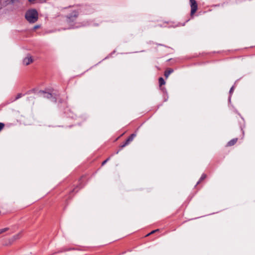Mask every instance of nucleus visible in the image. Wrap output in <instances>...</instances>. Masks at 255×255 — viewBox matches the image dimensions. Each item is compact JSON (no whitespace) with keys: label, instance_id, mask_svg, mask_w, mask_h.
I'll return each mask as SVG.
<instances>
[{"label":"nucleus","instance_id":"obj_1","mask_svg":"<svg viewBox=\"0 0 255 255\" xmlns=\"http://www.w3.org/2000/svg\"><path fill=\"white\" fill-rule=\"evenodd\" d=\"M79 14V12L78 10H73L71 12L67 14L66 16V22L72 26V28H78L80 26L76 25V24H73L77 19Z\"/></svg>","mask_w":255,"mask_h":255},{"label":"nucleus","instance_id":"obj_2","mask_svg":"<svg viewBox=\"0 0 255 255\" xmlns=\"http://www.w3.org/2000/svg\"><path fill=\"white\" fill-rule=\"evenodd\" d=\"M25 17L29 23H35L38 19V12L35 9H28L25 14Z\"/></svg>","mask_w":255,"mask_h":255},{"label":"nucleus","instance_id":"obj_3","mask_svg":"<svg viewBox=\"0 0 255 255\" xmlns=\"http://www.w3.org/2000/svg\"><path fill=\"white\" fill-rule=\"evenodd\" d=\"M39 93L43 94L44 98L50 99L52 102L56 103L58 95L55 93H51L44 91H40Z\"/></svg>","mask_w":255,"mask_h":255},{"label":"nucleus","instance_id":"obj_4","mask_svg":"<svg viewBox=\"0 0 255 255\" xmlns=\"http://www.w3.org/2000/svg\"><path fill=\"white\" fill-rule=\"evenodd\" d=\"M136 133H133L132 134H131L128 137V138L126 139V140L125 141V142L121 145L120 146V149L119 150H118L116 152V154H118L119 153V152L120 151V150L122 149L123 148L125 147L126 146H127V145H128L129 142H130L131 141H132L133 139V138L136 136Z\"/></svg>","mask_w":255,"mask_h":255},{"label":"nucleus","instance_id":"obj_5","mask_svg":"<svg viewBox=\"0 0 255 255\" xmlns=\"http://www.w3.org/2000/svg\"><path fill=\"white\" fill-rule=\"evenodd\" d=\"M190 6H191V15L194 14L197 11L198 8V5L195 0H190Z\"/></svg>","mask_w":255,"mask_h":255},{"label":"nucleus","instance_id":"obj_6","mask_svg":"<svg viewBox=\"0 0 255 255\" xmlns=\"http://www.w3.org/2000/svg\"><path fill=\"white\" fill-rule=\"evenodd\" d=\"M33 61V59L32 58V57L30 56L29 55H28L27 57H26L23 60V64L25 65H28L30 63H32Z\"/></svg>","mask_w":255,"mask_h":255},{"label":"nucleus","instance_id":"obj_7","mask_svg":"<svg viewBox=\"0 0 255 255\" xmlns=\"http://www.w3.org/2000/svg\"><path fill=\"white\" fill-rule=\"evenodd\" d=\"M82 178H81L80 180H79V182H80V184H79V185H78L76 188H75L74 189H73V190H72L70 192V195H71V194L73 193H76L78 192V190L77 189V188H78L79 189L82 188L83 186L81 184V182H82Z\"/></svg>","mask_w":255,"mask_h":255},{"label":"nucleus","instance_id":"obj_8","mask_svg":"<svg viewBox=\"0 0 255 255\" xmlns=\"http://www.w3.org/2000/svg\"><path fill=\"white\" fill-rule=\"evenodd\" d=\"M237 138H233L228 142L227 145L229 146L234 145L237 142Z\"/></svg>","mask_w":255,"mask_h":255},{"label":"nucleus","instance_id":"obj_9","mask_svg":"<svg viewBox=\"0 0 255 255\" xmlns=\"http://www.w3.org/2000/svg\"><path fill=\"white\" fill-rule=\"evenodd\" d=\"M24 95H25V94H22V93H18L14 99L11 100L10 102H13L14 101H15L16 100L19 99V98H21L22 96H23Z\"/></svg>","mask_w":255,"mask_h":255},{"label":"nucleus","instance_id":"obj_10","mask_svg":"<svg viewBox=\"0 0 255 255\" xmlns=\"http://www.w3.org/2000/svg\"><path fill=\"white\" fill-rule=\"evenodd\" d=\"M173 72V70L172 69H168L167 70H166L164 72V76H165V77L167 78L169 76V75L171 73H172Z\"/></svg>","mask_w":255,"mask_h":255},{"label":"nucleus","instance_id":"obj_11","mask_svg":"<svg viewBox=\"0 0 255 255\" xmlns=\"http://www.w3.org/2000/svg\"><path fill=\"white\" fill-rule=\"evenodd\" d=\"M159 85L160 87H161L162 85L165 84V82L164 79L162 77H160L158 79Z\"/></svg>","mask_w":255,"mask_h":255},{"label":"nucleus","instance_id":"obj_12","mask_svg":"<svg viewBox=\"0 0 255 255\" xmlns=\"http://www.w3.org/2000/svg\"><path fill=\"white\" fill-rule=\"evenodd\" d=\"M206 177V175L204 173L202 174L199 180L197 182V185L199 184L202 181L204 180Z\"/></svg>","mask_w":255,"mask_h":255},{"label":"nucleus","instance_id":"obj_13","mask_svg":"<svg viewBox=\"0 0 255 255\" xmlns=\"http://www.w3.org/2000/svg\"><path fill=\"white\" fill-rule=\"evenodd\" d=\"M20 235H21V233H19L18 234L13 236L12 238V241H15V240L19 239L20 238Z\"/></svg>","mask_w":255,"mask_h":255},{"label":"nucleus","instance_id":"obj_14","mask_svg":"<svg viewBox=\"0 0 255 255\" xmlns=\"http://www.w3.org/2000/svg\"><path fill=\"white\" fill-rule=\"evenodd\" d=\"M74 250L73 248H64L62 250L59 251L58 253H62L63 252H67Z\"/></svg>","mask_w":255,"mask_h":255},{"label":"nucleus","instance_id":"obj_15","mask_svg":"<svg viewBox=\"0 0 255 255\" xmlns=\"http://www.w3.org/2000/svg\"><path fill=\"white\" fill-rule=\"evenodd\" d=\"M9 230L8 228H5L3 229H0V234L5 232L6 231H8Z\"/></svg>","mask_w":255,"mask_h":255},{"label":"nucleus","instance_id":"obj_16","mask_svg":"<svg viewBox=\"0 0 255 255\" xmlns=\"http://www.w3.org/2000/svg\"><path fill=\"white\" fill-rule=\"evenodd\" d=\"M35 89H33L32 90H28V91H27L26 93H25V94L26 95H29V94H30L32 93L35 92Z\"/></svg>","mask_w":255,"mask_h":255},{"label":"nucleus","instance_id":"obj_17","mask_svg":"<svg viewBox=\"0 0 255 255\" xmlns=\"http://www.w3.org/2000/svg\"><path fill=\"white\" fill-rule=\"evenodd\" d=\"M234 90V86H233L231 88V89H230V91H229V93H230V96H231V94L233 93V92Z\"/></svg>","mask_w":255,"mask_h":255},{"label":"nucleus","instance_id":"obj_18","mask_svg":"<svg viewBox=\"0 0 255 255\" xmlns=\"http://www.w3.org/2000/svg\"><path fill=\"white\" fill-rule=\"evenodd\" d=\"M28 1L31 3H35L39 1V0H28Z\"/></svg>","mask_w":255,"mask_h":255},{"label":"nucleus","instance_id":"obj_19","mask_svg":"<svg viewBox=\"0 0 255 255\" xmlns=\"http://www.w3.org/2000/svg\"><path fill=\"white\" fill-rule=\"evenodd\" d=\"M4 124L2 123H0V131L4 128Z\"/></svg>","mask_w":255,"mask_h":255},{"label":"nucleus","instance_id":"obj_20","mask_svg":"<svg viewBox=\"0 0 255 255\" xmlns=\"http://www.w3.org/2000/svg\"><path fill=\"white\" fill-rule=\"evenodd\" d=\"M158 230H159L158 229H157V230H153V231H151L150 233L148 234L147 235V236H149V235H151V234H153V233L158 231Z\"/></svg>","mask_w":255,"mask_h":255},{"label":"nucleus","instance_id":"obj_21","mask_svg":"<svg viewBox=\"0 0 255 255\" xmlns=\"http://www.w3.org/2000/svg\"><path fill=\"white\" fill-rule=\"evenodd\" d=\"M109 159H110V158H108L107 159H106L105 160H104V161H103L102 165H104V164H105L109 160Z\"/></svg>","mask_w":255,"mask_h":255},{"label":"nucleus","instance_id":"obj_22","mask_svg":"<svg viewBox=\"0 0 255 255\" xmlns=\"http://www.w3.org/2000/svg\"><path fill=\"white\" fill-rule=\"evenodd\" d=\"M46 0H39V1L40 2H44L46 1Z\"/></svg>","mask_w":255,"mask_h":255},{"label":"nucleus","instance_id":"obj_23","mask_svg":"<svg viewBox=\"0 0 255 255\" xmlns=\"http://www.w3.org/2000/svg\"><path fill=\"white\" fill-rule=\"evenodd\" d=\"M40 27L39 25H35L34 27V29H37L38 28H39Z\"/></svg>","mask_w":255,"mask_h":255},{"label":"nucleus","instance_id":"obj_24","mask_svg":"<svg viewBox=\"0 0 255 255\" xmlns=\"http://www.w3.org/2000/svg\"><path fill=\"white\" fill-rule=\"evenodd\" d=\"M15 1V0H10V2L11 3H14Z\"/></svg>","mask_w":255,"mask_h":255},{"label":"nucleus","instance_id":"obj_25","mask_svg":"<svg viewBox=\"0 0 255 255\" xmlns=\"http://www.w3.org/2000/svg\"><path fill=\"white\" fill-rule=\"evenodd\" d=\"M157 45H159V46H165V45H164L163 44H157Z\"/></svg>","mask_w":255,"mask_h":255},{"label":"nucleus","instance_id":"obj_26","mask_svg":"<svg viewBox=\"0 0 255 255\" xmlns=\"http://www.w3.org/2000/svg\"><path fill=\"white\" fill-rule=\"evenodd\" d=\"M161 90H163V91H164V90H165V89L164 88H161Z\"/></svg>","mask_w":255,"mask_h":255}]
</instances>
